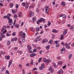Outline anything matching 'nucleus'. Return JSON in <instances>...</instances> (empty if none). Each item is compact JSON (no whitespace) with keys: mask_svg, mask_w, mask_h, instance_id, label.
Masks as SVG:
<instances>
[{"mask_svg":"<svg viewBox=\"0 0 74 74\" xmlns=\"http://www.w3.org/2000/svg\"><path fill=\"white\" fill-rule=\"evenodd\" d=\"M39 11H40V10L38 8H37L36 9V12H39Z\"/></svg>","mask_w":74,"mask_h":74,"instance_id":"obj_41","label":"nucleus"},{"mask_svg":"<svg viewBox=\"0 0 74 74\" xmlns=\"http://www.w3.org/2000/svg\"><path fill=\"white\" fill-rule=\"evenodd\" d=\"M71 46L72 47H74V43H73L71 45Z\"/></svg>","mask_w":74,"mask_h":74,"instance_id":"obj_50","label":"nucleus"},{"mask_svg":"<svg viewBox=\"0 0 74 74\" xmlns=\"http://www.w3.org/2000/svg\"><path fill=\"white\" fill-rule=\"evenodd\" d=\"M41 67H42L44 69V68L45 67V64L44 63H42V64Z\"/></svg>","mask_w":74,"mask_h":74,"instance_id":"obj_28","label":"nucleus"},{"mask_svg":"<svg viewBox=\"0 0 74 74\" xmlns=\"http://www.w3.org/2000/svg\"><path fill=\"white\" fill-rule=\"evenodd\" d=\"M6 27H6V26H3L2 28V29L1 30V32H3V30H5Z\"/></svg>","mask_w":74,"mask_h":74,"instance_id":"obj_18","label":"nucleus"},{"mask_svg":"<svg viewBox=\"0 0 74 74\" xmlns=\"http://www.w3.org/2000/svg\"><path fill=\"white\" fill-rule=\"evenodd\" d=\"M53 40H50L49 41V44H52L53 43Z\"/></svg>","mask_w":74,"mask_h":74,"instance_id":"obj_16","label":"nucleus"},{"mask_svg":"<svg viewBox=\"0 0 74 74\" xmlns=\"http://www.w3.org/2000/svg\"><path fill=\"white\" fill-rule=\"evenodd\" d=\"M50 60L49 59L47 60L46 59H44V63H45L46 64H47L48 63H49V62H50Z\"/></svg>","mask_w":74,"mask_h":74,"instance_id":"obj_5","label":"nucleus"},{"mask_svg":"<svg viewBox=\"0 0 74 74\" xmlns=\"http://www.w3.org/2000/svg\"><path fill=\"white\" fill-rule=\"evenodd\" d=\"M33 8V6H30V7H29V9H30L31 8Z\"/></svg>","mask_w":74,"mask_h":74,"instance_id":"obj_52","label":"nucleus"},{"mask_svg":"<svg viewBox=\"0 0 74 74\" xmlns=\"http://www.w3.org/2000/svg\"><path fill=\"white\" fill-rule=\"evenodd\" d=\"M5 69V67H3V68H2V71H4V69Z\"/></svg>","mask_w":74,"mask_h":74,"instance_id":"obj_61","label":"nucleus"},{"mask_svg":"<svg viewBox=\"0 0 74 74\" xmlns=\"http://www.w3.org/2000/svg\"><path fill=\"white\" fill-rule=\"evenodd\" d=\"M27 48L29 49H31L32 48L31 47V46L30 45L28 46Z\"/></svg>","mask_w":74,"mask_h":74,"instance_id":"obj_33","label":"nucleus"},{"mask_svg":"<svg viewBox=\"0 0 74 74\" xmlns=\"http://www.w3.org/2000/svg\"><path fill=\"white\" fill-rule=\"evenodd\" d=\"M42 60V58H40L38 60V62H40L41 60Z\"/></svg>","mask_w":74,"mask_h":74,"instance_id":"obj_47","label":"nucleus"},{"mask_svg":"<svg viewBox=\"0 0 74 74\" xmlns=\"http://www.w3.org/2000/svg\"><path fill=\"white\" fill-rule=\"evenodd\" d=\"M32 54L33 55V56H35L36 55V54L34 53H32Z\"/></svg>","mask_w":74,"mask_h":74,"instance_id":"obj_54","label":"nucleus"},{"mask_svg":"<svg viewBox=\"0 0 74 74\" xmlns=\"http://www.w3.org/2000/svg\"><path fill=\"white\" fill-rule=\"evenodd\" d=\"M72 57V54H71L69 55V59H70L71 58V57Z\"/></svg>","mask_w":74,"mask_h":74,"instance_id":"obj_36","label":"nucleus"},{"mask_svg":"<svg viewBox=\"0 0 74 74\" xmlns=\"http://www.w3.org/2000/svg\"><path fill=\"white\" fill-rule=\"evenodd\" d=\"M45 12L46 14H48L49 12V8L48 6H46L45 7Z\"/></svg>","mask_w":74,"mask_h":74,"instance_id":"obj_3","label":"nucleus"},{"mask_svg":"<svg viewBox=\"0 0 74 74\" xmlns=\"http://www.w3.org/2000/svg\"><path fill=\"white\" fill-rule=\"evenodd\" d=\"M30 57H33V54H30Z\"/></svg>","mask_w":74,"mask_h":74,"instance_id":"obj_64","label":"nucleus"},{"mask_svg":"<svg viewBox=\"0 0 74 74\" xmlns=\"http://www.w3.org/2000/svg\"><path fill=\"white\" fill-rule=\"evenodd\" d=\"M9 20L8 22H9V25H12V23H13V21H12V19L10 18V19H8Z\"/></svg>","mask_w":74,"mask_h":74,"instance_id":"obj_4","label":"nucleus"},{"mask_svg":"<svg viewBox=\"0 0 74 74\" xmlns=\"http://www.w3.org/2000/svg\"><path fill=\"white\" fill-rule=\"evenodd\" d=\"M61 5H63V6H65L66 5V2L62 1L61 3Z\"/></svg>","mask_w":74,"mask_h":74,"instance_id":"obj_15","label":"nucleus"},{"mask_svg":"<svg viewBox=\"0 0 74 74\" xmlns=\"http://www.w3.org/2000/svg\"><path fill=\"white\" fill-rule=\"evenodd\" d=\"M53 66H54V68H56L57 67V65H56V64L55 63H53Z\"/></svg>","mask_w":74,"mask_h":74,"instance_id":"obj_29","label":"nucleus"},{"mask_svg":"<svg viewBox=\"0 0 74 74\" xmlns=\"http://www.w3.org/2000/svg\"><path fill=\"white\" fill-rule=\"evenodd\" d=\"M20 36H22V37H21V39H23V38H25V37H26V34L25 33H23V32L21 31L20 33Z\"/></svg>","mask_w":74,"mask_h":74,"instance_id":"obj_1","label":"nucleus"},{"mask_svg":"<svg viewBox=\"0 0 74 74\" xmlns=\"http://www.w3.org/2000/svg\"><path fill=\"white\" fill-rule=\"evenodd\" d=\"M14 41H17V38L16 37H15L14 38Z\"/></svg>","mask_w":74,"mask_h":74,"instance_id":"obj_56","label":"nucleus"},{"mask_svg":"<svg viewBox=\"0 0 74 74\" xmlns=\"http://www.w3.org/2000/svg\"><path fill=\"white\" fill-rule=\"evenodd\" d=\"M6 32H7V30L6 29L3 32V34H5Z\"/></svg>","mask_w":74,"mask_h":74,"instance_id":"obj_44","label":"nucleus"},{"mask_svg":"<svg viewBox=\"0 0 74 74\" xmlns=\"http://www.w3.org/2000/svg\"><path fill=\"white\" fill-rule=\"evenodd\" d=\"M30 30L32 31H33V32H34L35 31V30H34V29L33 28H30Z\"/></svg>","mask_w":74,"mask_h":74,"instance_id":"obj_32","label":"nucleus"},{"mask_svg":"<svg viewBox=\"0 0 74 74\" xmlns=\"http://www.w3.org/2000/svg\"><path fill=\"white\" fill-rule=\"evenodd\" d=\"M62 16L63 18H66V15L65 14H63L62 15Z\"/></svg>","mask_w":74,"mask_h":74,"instance_id":"obj_57","label":"nucleus"},{"mask_svg":"<svg viewBox=\"0 0 74 74\" xmlns=\"http://www.w3.org/2000/svg\"><path fill=\"white\" fill-rule=\"evenodd\" d=\"M14 18H16L18 17V16L16 14L14 15Z\"/></svg>","mask_w":74,"mask_h":74,"instance_id":"obj_43","label":"nucleus"},{"mask_svg":"<svg viewBox=\"0 0 74 74\" xmlns=\"http://www.w3.org/2000/svg\"><path fill=\"white\" fill-rule=\"evenodd\" d=\"M37 51V49H34V51H33V52H36Z\"/></svg>","mask_w":74,"mask_h":74,"instance_id":"obj_45","label":"nucleus"},{"mask_svg":"<svg viewBox=\"0 0 74 74\" xmlns=\"http://www.w3.org/2000/svg\"><path fill=\"white\" fill-rule=\"evenodd\" d=\"M58 42H59L58 41L56 40V41H55L54 42H55V44H58Z\"/></svg>","mask_w":74,"mask_h":74,"instance_id":"obj_53","label":"nucleus"},{"mask_svg":"<svg viewBox=\"0 0 74 74\" xmlns=\"http://www.w3.org/2000/svg\"><path fill=\"white\" fill-rule=\"evenodd\" d=\"M5 59H8V60H9L10 59V57L9 56H5Z\"/></svg>","mask_w":74,"mask_h":74,"instance_id":"obj_14","label":"nucleus"},{"mask_svg":"<svg viewBox=\"0 0 74 74\" xmlns=\"http://www.w3.org/2000/svg\"><path fill=\"white\" fill-rule=\"evenodd\" d=\"M12 14H15V10L14 9L12 10Z\"/></svg>","mask_w":74,"mask_h":74,"instance_id":"obj_35","label":"nucleus"},{"mask_svg":"<svg viewBox=\"0 0 74 74\" xmlns=\"http://www.w3.org/2000/svg\"><path fill=\"white\" fill-rule=\"evenodd\" d=\"M51 25V23L50 22H48V23L47 24V26H50Z\"/></svg>","mask_w":74,"mask_h":74,"instance_id":"obj_31","label":"nucleus"},{"mask_svg":"<svg viewBox=\"0 0 74 74\" xmlns=\"http://www.w3.org/2000/svg\"><path fill=\"white\" fill-rule=\"evenodd\" d=\"M63 39H64V35L62 34L61 36L60 39L63 40Z\"/></svg>","mask_w":74,"mask_h":74,"instance_id":"obj_20","label":"nucleus"},{"mask_svg":"<svg viewBox=\"0 0 74 74\" xmlns=\"http://www.w3.org/2000/svg\"><path fill=\"white\" fill-rule=\"evenodd\" d=\"M43 69V68H42V67H39V69H40V70H42Z\"/></svg>","mask_w":74,"mask_h":74,"instance_id":"obj_55","label":"nucleus"},{"mask_svg":"<svg viewBox=\"0 0 74 74\" xmlns=\"http://www.w3.org/2000/svg\"><path fill=\"white\" fill-rule=\"evenodd\" d=\"M3 18H5V19H6V18H8V16H5L3 17Z\"/></svg>","mask_w":74,"mask_h":74,"instance_id":"obj_49","label":"nucleus"},{"mask_svg":"<svg viewBox=\"0 0 74 74\" xmlns=\"http://www.w3.org/2000/svg\"><path fill=\"white\" fill-rule=\"evenodd\" d=\"M7 44L8 45H10V44H11V42H10V41H9L7 42Z\"/></svg>","mask_w":74,"mask_h":74,"instance_id":"obj_46","label":"nucleus"},{"mask_svg":"<svg viewBox=\"0 0 74 74\" xmlns=\"http://www.w3.org/2000/svg\"><path fill=\"white\" fill-rule=\"evenodd\" d=\"M37 40H38V42L40 41L41 40V38H39L38 39H37Z\"/></svg>","mask_w":74,"mask_h":74,"instance_id":"obj_42","label":"nucleus"},{"mask_svg":"<svg viewBox=\"0 0 74 74\" xmlns=\"http://www.w3.org/2000/svg\"><path fill=\"white\" fill-rule=\"evenodd\" d=\"M12 35L13 36H15L16 35V33L15 32H13L12 33Z\"/></svg>","mask_w":74,"mask_h":74,"instance_id":"obj_40","label":"nucleus"},{"mask_svg":"<svg viewBox=\"0 0 74 74\" xmlns=\"http://www.w3.org/2000/svg\"><path fill=\"white\" fill-rule=\"evenodd\" d=\"M40 37H41V36H39L37 38H36L34 40V41L35 42H36V41H38L37 39H38V38H40Z\"/></svg>","mask_w":74,"mask_h":74,"instance_id":"obj_9","label":"nucleus"},{"mask_svg":"<svg viewBox=\"0 0 74 74\" xmlns=\"http://www.w3.org/2000/svg\"><path fill=\"white\" fill-rule=\"evenodd\" d=\"M0 35L1 36V37L2 38H5V36L3 35V33H0Z\"/></svg>","mask_w":74,"mask_h":74,"instance_id":"obj_19","label":"nucleus"},{"mask_svg":"<svg viewBox=\"0 0 74 74\" xmlns=\"http://www.w3.org/2000/svg\"><path fill=\"white\" fill-rule=\"evenodd\" d=\"M29 16L30 17H32L34 15V13L33 12H31L29 14Z\"/></svg>","mask_w":74,"mask_h":74,"instance_id":"obj_11","label":"nucleus"},{"mask_svg":"<svg viewBox=\"0 0 74 74\" xmlns=\"http://www.w3.org/2000/svg\"><path fill=\"white\" fill-rule=\"evenodd\" d=\"M13 6H14V4L12 3L10 5V8H12V7H13Z\"/></svg>","mask_w":74,"mask_h":74,"instance_id":"obj_27","label":"nucleus"},{"mask_svg":"<svg viewBox=\"0 0 74 74\" xmlns=\"http://www.w3.org/2000/svg\"><path fill=\"white\" fill-rule=\"evenodd\" d=\"M5 73L6 74H10V73H9V71H8V70H6V71Z\"/></svg>","mask_w":74,"mask_h":74,"instance_id":"obj_48","label":"nucleus"},{"mask_svg":"<svg viewBox=\"0 0 74 74\" xmlns=\"http://www.w3.org/2000/svg\"><path fill=\"white\" fill-rule=\"evenodd\" d=\"M65 50V48L64 47H63L61 49V51H64Z\"/></svg>","mask_w":74,"mask_h":74,"instance_id":"obj_34","label":"nucleus"},{"mask_svg":"<svg viewBox=\"0 0 74 74\" xmlns=\"http://www.w3.org/2000/svg\"><path fill=\"white\" fill-rule=\"evenodd\" d=\"M6 36L8 37L9 36H11V34H8V33H7L6 34Z\"/></svg>","mask_w":74,"mask_h":74,"instance_id":"obj_37","label":"nucleus"},{"mask_svg":"<svg viewBox=\"0 0 74 74\" xmlns=\"http://www.w3.org/2000/svg\"><path fill=\"white\" fill-rule=\"evenodd\" d=\"M64 45H65L67 49H69L70 48V46H69L67 43H65Z\"/></svg>","mask_w":74,"mask_h":74,"instance_id":"obj_6","label":"nucleus"},{"mask_svg":"<svg viewBox=\"0 0 74 74\" xmlns=\"http://www.w3.org/2000/svg\"><path fill=\"white\" fill-rule=\"evenodd\" d=\"M47 41H48V40H47V39H45L44 40H43L42 41L43 43L47 42Z\"/></svg>","mask_w":74,"mask_h":74,"instance_id":"obj_24","label":"nucleus"},{"mask_svg":"<svg viewBox=\"0 0 74 74\" xmlns=\"http://www.w3.org/2000/svg\"><path fill=\"white\" fill-rule=\"evenodd\" d=\"M45 48L46 50H47V51L49 50L50 48V46L48 45L47 46H46L45 47Z\"/></svg>","mask_w":74,"mask_h":74,"instance_id":"obj_8","label":"nucleus"},{"mask_svg":"<svg viewBox=\"0 0 74 74\" xmlns=\"http://www.w3.org/2000/svg\"><path fill=\"white\" fill-rule=\"evenodd\" d=\"M36 32H38V31L40 30V27H37L36 28Z\"/></svg>","mask_w":74,"mask_h":74,"instance_id":"obj_21","label":"nucleus"},{"mask_svg":"<svg viewBox=\"0 0 74 74\" xmlns=\"http://www.w3.org/2000/svg\"><path fill=\"white\" fill-rule=\"evenodd\" d=\"M18 5L16 4V8H18Z\"/></svg>","mask_w":74,"mask_h":74,"instance_id":"obj_60","label":"nucleus"},{"mask_svg":"<svg viewBox=\"0 0 74 74\" xmlns=\"http://www.w3.org/2000/svg\"><path fill=\"white\" fill-rule=\"evenodd\" d=\"M12 60H10L9 61V65L8 66V67H10V66L11 64H12Z\"/></svg>","mask_w":74,"mask_h":74,"instance_id":"obj_13","label":"nucleus"},{"mask_svg":"<svg viewBox=\"0 0 74 74\" xmlns=\"http://www.w3.org/2000/svg\"><path fill=\"white\" fill-rule=\"evenodd\" d=\"M45 21V19L43 18H40V19H39L38 20V21H37V24L38 25H39L40 23H41V22L42 21ZM39 22L40 23H39Z\"/></svg>","mask_w":74,"mask_h":74,"instance_id":"obj_2","label":"nucleus"},{"mask_svg":"<svg viewBox=\"0 0 74 74\" xmlns=\"http://www.w3.org/2000/svg\"><path fill=\"white\" fill-rule=\"evenodd\" d=\"M54 71V70L53 69H52L51 71V73H53Z\"/></svg>","mask_w":74,"mask_h":74,"instance_id":"obj_63","label":"nucleus"},{"mask_svg":"<svg viewBox=\"0 0 74 74\" xmlns=\"http://www.w3.org/2000/svg\"><path fill=\"white\" fill-rule=\"evenodd\" d=\"M32 20L33 21V23H34V21H36V17H33L32 18Z\"/></svg>","mask_w":74,"mask_h":74,"instance_id":"obj_23","label":"nucleus"},{"mask_svg":"<svg viewBox=\"0 0 74 74\" xmlns=\"http://www.w3.org/2000/svg\"><path fill=\"white\" fill-rule=\"evenodd\" d=\"M7 16H8V19H10V16H11V14H7Z\"/></svg>","mask_w":74,"mask_h":74,"instance_id":"obj_12","label":"nucleus"},{"mask_svg":"<svg viewBox=\"0 0 74 74\" xmlns=\"http://www.w3.org/2000/svg\"><path fill=\"white\" fill-rule=\"evenodd\" d=\"M35 74H38V72L37 71H35Z\"/></svg>","mask_w":74,"mask_h":74,"instance_id":"obj_59","label":"nucleus"},{"mask_svg":"<svg viewBox=\"0 0 74 74\" xmlns=\"http://www.w3.org/2000/svg\"><path fill=\"white\" fill-rule=\"evenodd\" d=\"M52 32H53V33H57V32H58V31H57V30L55 29H53L52 31Z\"/></svg>","mask_w":74,"mask_h":74,"instance_id":"obj_22","label":"nucleus"},{"mask_svg":"<svg viewBox=\"0 0 74 74\" xmlns=\"http://www.w3.org/2000/svg\"><path fill=\"white\" fill-rule=\"evenodd\" d=\"M26 4L25 3H22V5H23V6H25V5Z\"/></svg>","mask_w":74,"mask_h":74,"instance_id":"obj_58","label":"nucleus"},{"mask_svg":"<svg viewBox=\"0 0 74 74\" xmlns=\"http://www.w3.org/2000/svg\"><path fill=\"white\" fill-rule=\"evenodd\" d=\"M58 74H63V70H62V69H60V70H59L58 71Z\"/></svg>","mask_w":74,"mask_h":74,"instance_id":"obj_7","label":"nucleus"},{"mask_svg":"<svg viewBox=\"0 0 74 74\" xmlns=\"http://www.w3.org/2000/svg\"><path fill=\"white\" fill-rule=\"evenodd\" d=\"M14 38H13L11 39V41L12 42H14Z\"/></svg>","mask_w":74,"mask_h":74,"instance_id":"obj_51","label":"nucleus"},{"mask_svg":"<svg viewBox=\"0 0 74 74\" xmlns=\"http://www.w3.org/2000/svg\"><path fill=\"white\" fill-rule=\"evenodd\" d=\"M67 29H66L64 30V31L63 32V34L64 35H66V34H67Z\"/></svg>","mask_w":74,"mask_h":74,"instance_id":"obj_10","label":"nucleus"},{"mask_svg":"<svg viewBox=\"0 0 74 74\" xmlns=\"http://www.w3.org/2000/svg\"><path fill=\"white\" fill-rule=\"evenodd\" d=\"M58 64L59 65H60V66H61V65H62V62L61 61L59 62H58Z\"/></svg>","mask_w":74,"mask_h":74,"instance_id":"obj_26","label":"nucleus"},{"mask_svg":"<svg viewBox=\"0 0 74 74\" xmlns=\"http://www.w3.org/2000/svg\"><path fill=\"white\" fill-rule=\"evenodd\" d=\"M19 25L18 24H17L16 25L15 27H16V28H19Z\"/></svg>","mask_w":74,"mask_h":74,"instance_id":"obj_30","label":"nucleus"},{"mask_svg":"<svg viewBox=\"0 0 74 74\" xmlns=\"http://www.w3.org/2000/svg\"><path fill=\"white\" fill-rule=\"evenodd\" d=\"M22 12H19L18 14V17H20L21 18V17H22Z\"/></svg>","mask_w":74,"mask_h":74,"instance_id":"obj_17","label":"nucleus"},{"mask_svg":"<svg viewBox=\"0 0 74 74\" xmlns=\"http://www.w3.org/2000/svg\"><path fill=\"white\" fill-rule=\"evenodd\" d=\"M23 74H25V70H24V69H23Z\"/></svg>","mask_w":74,"mask_h":74,"instance_id":"obj_62","label":"nucleus"},{"mask_svg":"<svg viewBox=\"0 0 74 74\" xmlns=\"http://www.w3.org/2000/svg\"><path fill=\"white\" fill-rule=\"evenodd\" d=\"M74 29V26H71V27L70 28V29L71 30H73Z\"/></svg>","mask_w":74,"mask_h":74,"instance_id":"obj_38","label":"nucleus"},{"mask_svg":"<svg viewBox=\"0 0 74 74\" xmlns=\"http://www.w3.org/2000/svg\"><path fill=\"white\" fill-rule=\"evenodd\" d=\"M18 42L20 44H22V42L21 41V39L20 38L18 39Z\"/></svg>","mask_w":74,"mask_h":74,"instance_id":"obj_25","label":"nucleus"},{"mask_svg":"<svg viewBox=\"0 0 74 74\" xmlns=\"http://www.w3.org/2000/svg\"><path fill=\"white\" fill-rule=\"evenodd\" d=\"M59 45H60L59 44H57L56 45V47H57V48H58V47H59Z\"/></svg>","mask_w":74,"mask_h":74,"instance_id":"obj_39","label":"nucleus"}]
</instances>
